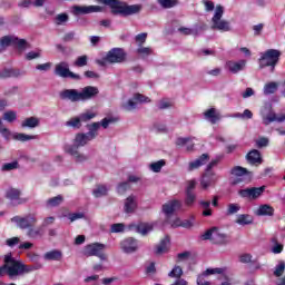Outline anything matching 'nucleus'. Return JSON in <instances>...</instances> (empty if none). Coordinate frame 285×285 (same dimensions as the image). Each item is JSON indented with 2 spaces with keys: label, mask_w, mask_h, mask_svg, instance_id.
<instances>
[{
  "label": "nucleus",
  "mask_w": 285,
  "mask_h": 285,
  "mask_svg": "<svg viewBox=\"0 0 285 285\" xmlns=\"http://www.w3.org/2000/svg\"><path fill=\"white\" fill-rule=\"evenodd\" d=\"M171 226L174 228H177L178 226H181L183 228H193V222L190 220H184L181 222V219L176 218L173 223Z\"/></svg>",
  "instance_id": "45"
},
{
  "label": "nucleus",
  "mask_w": 285,
  "mask_h": 285,
  "mask_svg": "<svg viewBox=\"0 0 285 285\" xmlns=\"http://www.w3.org/2000/svg\"><path fill=\"white\" fill-rule=\"evenodd\" d=\"M83 217H85L83 213H73V214H69L68 216L70 222H77V219H83Z\"/></svg>",
  "instance_id": "64"
},
{
  "label": "nucleus",
  "mask_w": 285,
  "mask_h": 285,
  "mask_svg": "<svg viewBox=\"0 0 285 285\" xmlns=\"http://www.w3.org/2000/svg\"><path fill=\"white\" fill-rule=\"evenodd\" d=\"M27 237L30 239H37L39 237H43V228L42 227H30L27 232Z\"/></svg>",
  "instance_id": "33"
},
{
  "label": "nucleus",
  "mask_w": 285,
  "mask_h": 285,
  "mask_svg": "<svg viewBox=\"0 0 285 285\" xmlns=\"http://www.w3.org/2000/svg\"><path fill=\"white\" fill-rule=\"evenodd\" d=\"M195 199H197V196L195 194L186 193V198H185L186 206H193V204H195Z\"/></svg>",
  "instance_id": "61"
},
{
  "label": "nucleus",
  "mask_w": 285,
  "mask_h": 285,
  "mask_svg": "<svg viewBox=\"0 0 285 285\" xmlns=\"http://www.w3.org/2000/svg\"><path fill=\"white\" fill-rule=\"evenodd\" d=\"M39 124H41V119L38 117H29L22 120L21 128H39Z\"/></svg>",
  "instance_id": "30"
},
{
  "label": "nucleus",
  "mask_w": 285,
  "mask_h": 285,
  "mask_svg": "<svg viewBox=\"0 0 285 285\" xmlns=\"http://www.w3.org/2000/svg\"><path fill=\"white\" fill-rule=\"evenodd\" d=\"M126 226L122 223L111 225L110 233H124Z\"/></svg>",
  "instance_id": "58"
},
{
  "label": "nucleus",
  "mask_w": 285,
  "mask_h": 285,
  "mask_svg": "<svg viewBox=\"0 0 285 285\" xmlns=\"http://www.w3.org/2000/svg\"><path fill=\"white\" fill-rule=\"evenodd\" d=\"M120 248L124 250V253H135L137 248H139V245L137 243V239L135 238H127L120 243Z\"/></svg>",
  "instance_id": "22"
},
{
  "label": "nucleus",
  "mask_w": 285,
  "mask_h": 285,
  "mask_svg": "<svg viewBox=\"0 0 285 285\" xmlns=\"http://www.w3.org/2000/svg\"><path fill=\"white\" fill-rule=\"evenodd\" d=\"M158 108L160 110H166L168 108H173V100L170 99H163L158 102Z\"/></svg>",
  "instance_id": "54"
},
{
  "label": "nucleus",
  "mask_w": 285,
  "mask_h": 285,
  "mask_svg": "<svg viewBox=\"0 0 285 285\" xmlns=\"http://www.w3.org/2000/svg\"><path fill=\"white\" fill-rule=\"evenodd\" d=\"M236 224L239 226H249V224H253V216L248 214H240L237 216Z\"/></svg>",
  "instance_id": "36"
},
{
  "label": "nucleus",
  "mask_w": 285,
  "mask_h": 285,
  "mask_svg": "<svg viewBox=\"0 0 285 285\" xmlns=\"http://www.w3.org/2000/svg\"><path fill=\"white\" fill-rule=\"evenodd\" d=\"M101 128V125L99 122H94L88 126V132H79L76 135L73 139V145H66L63 147V150L67 155H70L73 157V160L77 164H83V161L88 160V156L86 154H81L79 151V148H83V146H87V144H90L92 139L97 138L98 130Z\"/></svg>",
  "instance_id": "1"
},
{
  "label": "nucleus",
  "mask_w": 285,
  "mask_h": 285,
  "mask_svg": "<svg viewBox=\"0 0 285 285\" xmlns=\"http://www.w3.org/2000/svg\"><path fill=\"white\" fill-rule=\"evenodd\" d=\"M265 190H266V186L253 187V188L240 189L238 191V195H240L242 197H247L248 199H257L258 197H262V195H264Z\"/></svg>",
  "instance_id": "16"
},
{
  "label": "nucleus",
  "mask_w": 285,
  "mask_h": 285,
  "mask_svg": "<svg viewBox=\"0 0 285 285\" xmlns=\"http://www.w3.org/2000/svg\"><path fill=\"white\" fill-rule=\"evenodd\" d=\"M66 126L68 128H81V118L78 117H73V118H70L67 122H66Z\"/></svg>",
  "instance_id": "48"
},
{
  "label": "nucleus",
  "mask_w": 285,
  "mask_h": 285,
  "mask_svg": "<svg viewBox=\"0 0 285 285\" xmlns=\"http://www.w3.org/2000/svg\"><path fill=\"white\" fill-rule=\"evenodd\" d=\"M6 199H9V202L13 205V206H19L20 204H26L27 199L21 198V190L17 189V188H8L6 190V195H4Z\"/></svg>",
  "instance_id": "14"
},
{
  "label": "nucleus",
  "mask_w": 285,
  "mask_h": 285,
  "mask_svg": "<svg viewBox=\"0 0 285 285\" xmlns=\"http://www.w3.org/2000/svg\"><path fill=\"white\" fill-rule=\"evenodd\" d=\"M178 32H180V35H185V36H190L193 35L194 37H197L199 35V29L194 28H186V27H180L178 28Z\"/></svg>",
  "instance_id": "46"
},
{
  "label": "nucleus",
  "mask_w": 285,
  "mask_h": 285,
  "mask_svg": "<svg viewBox=\"0 0 285 285\" xmlns=\"http://www.w3.org/2000/svg\"><path fill=\"white\" fill-rule=\"evenodd\" d=\"M232 175H234V177H240L238 180L234 181V184H239V181H244L246 177H252V174L248 173L247 168L239 166H236L232 169Z\"/></svg>",
  "instance_id": "24"
},
{
  "label": "nucleus",
  "mask_w": 285,
  "mask_h": 285,
  "mask_svg": "<svg viewBox=\"0 0 285 285\" xmlns=\"http://www.w3.org/2000/svg\"><path fill=\"white\" fill-rule=\"evenodd\" d=\"M271 250L274 255H279L284 252V245L278 243L276 245H272Z\"/></svg>",
  "instance_id": "59"
},
{
  "label": "nucleus",
  "mask_w": 285,
  "mask_h": 285,
  "mask_svg": "<svg viewBox=\"0 0 285 285\" xmlns=\"http://www.w3.org/2000/svg\"><path fill=\"white\" fill-rule=\"evenodd\" d=\"M137 104H150V98L141 94H135L131 99L122 104V108L124 110L130 112L131 110H135L137 108Z\"/></svg>",
  "instance_id": "13"
},
{
  "label": "nucleus",
  "mask_w": 285,
  "mask_h": 285,
  "mask_svg": "<svg viewBox=\"0 0 285 285\" xmlns=\"http://www.w3.org/2000/svg\"><path fill=\"white\" fill-rule=\"evenodd\" d=\"M222 17H224V7L218 4L216 6L214 17L212 18L213 29L220 30L222 32H228V30H230V24L228 21L222 20Z\"/></svg>",
  "instance_id": "9"
},
{
  "label": "nucleus",
  "mask_w": 285,
  "mask_h": 285,
  "mask_svg": "<svg viewBox=\"0 0 285 285\" xmlns=\"http://www.w3.org/2000/svg\"><path fill=\"white\" fill-rule=\"evenodd\" d=\"M104 7L99 6H73L72 14L76 17L79 14H92V12H102Z\"/></svg>",
  "instance_id": "17"
},
{
  "label": "nucleus",
  "mask_w": 285,
  "mask_h": 285,
  "mask_svg": "<svg viewBox=\"0 0 285 285\" xmlns=\"http://www.w3.org/2000/svg\"><path fill=\"white\" fill-rule=\"evenodd\" d=\"M99 95V88L94 86H87L80 91L77 89H65L60 92V99L77 104L78 101H90Z\"/></svg>",
  "instance_id": "2"
},
{
  "label": "nucleus",
  "mask_w": 285,
  "mask_h": 285,
  "mask_svg": "<svg viewBox=\"0 0 285 285\" xmlns=\"http://www.w3.org/2000/svg\"><path fill=\"white\" fill-rule=\"evenodd\" d=\"M208 161V155L203 154L198 159L189 163V170H196L200 166H204Z\"/></svg>",
  "instance_id": "32"
},
{
  "label": "nucleus",
  "mask_w": 285,
  "mask_h": 285,
  "mask_svg": "<svg viewBox=\"0 0 285 285\" xmlns=\"http://www.w3.org/2000/svg\"><path fill=\"white\" fill-rule=\"evenodd\" d=\"M11 222L13 224H17L18 228H21V230L30 229L35 224H37V215L29 214L24 217L21 216H14L11 218Z\"/></svg>",
  "instance_id": "12"
},
{
  "label": "nucleus",
  "mask_w": 285,
  "mask_h": 285,
  "mask_svg": "<svg viewBox=\"0 0 285 285\" xmlns=\"http://www.w3.org/2000/svg\"><path fill=\"white\" fill-rule=\"evenodd\" d=\"M247 161L249 164H262V154H259V150L254 149L247 154Z\"/></svg>",
  "instance_id": "34"
},
{
  "label": "nucleus",
  "mask_w": 285,
  "mask_h": 285,
  "mask_svg": "<svg viewBox=\"0 0 285 285\" xmlns=\"http://www.w3.org/2000/svg\"><path fill=\"white\" fill-rule=\"evenodd\" d=\"M3 120L8 121V124H12L17 121V111L8 110L3 114Z\"/></svg>",
  "instance_id": "49"
},
{
  "label": "nucleus",
  "mask_w": 285,
  "mask_h": 285,
  "mask_svg": "<svg viewBox=\"0 0 285 285\" xmlns=\"http://www.w3.org/2000/svg\"><path fill=\"white\" fill-rule=\"evenodd\" d=\"M212 242L213 244H226V242H228V237L226 236V234L222 233L217 227H214Z\"/></svg>",
  "instance_id": "29"
},
{
  "label": "nucleus",
  "mask_w": 285,
  "mask_h": 285,
  "mask_svg": "<svg viewBox=\"0 0 285 285\" xmlns=\"http://www.w3.org/2000/svg\"><path fill=\"white\" fill-rule=\"evenodd\" d=\"M137 52L140 55V57H150L153 53V49L150 47H139L137 49Z\"/></svg>",
  "instance_id": "55"
},
{
  "label": "nucleus",
  "mask_w": 285,
  "mask_h": 285,
  "mask_svg": "<svg viewBox=\"0 0 285 285\" xmlns=\"http://www.w3.org/2000/svg\"><path fill=\"white\" fill-rule=\"evenodd\" d=\"M268 144H269V140L266 137H262L256 140L257 148H266V146H268Z\"/></svg>",
  "instance_id": "62"
},
{
  "label": "nucleus",
  "mask_w": 285,
  "mask_h": 285,
  "mask_svg": "<svg viewBox=\"0 0 285 285\" xmlns=\"http://www.w3.org/2000/svg\"><path fill=\"white\" fill-rule=\"evenodd\" d=\"M42 268L41 264H36V265H26L21 263V275H28V273H33V271H39Z\"/></svg>",
  "instance_id": "39"
},
{
  "label": "nucleus",
  "mask_w": 285,
  "mask_h": 285,
  "mask_svg": "<svg viewBox=\"0 0 285 285\" xmlns=\"http://www.w3.org/2000/svg\"><path fill=\"white\" fill-rule=\"evenodd\" d=\"M105 250H106V245L100 243H92V244L86 245L83 247L82 253L86 257H99L101 262H106V259H108V255H106Z\"/></svg>",
  "instance_id": "6"
},
{
  "label": "nucleus",
  "mask_w": 285,
  "mask_h": 285,
  "mask_svg": "<svg viewBox=\"0 0 285 285\" xmlns=\"http://www.w3.org/2000/svg\"><path fill=\"white\" fill-rule=\"evenodd\" d=\"M219 163V160L215 159L212 160L210 164L207 166L205 174L203 175L200 179V186L203 190H207V188H210V186H214L217 181V175L213 173V168Z\"/></svg>",
  "instance_id": "8"
},
{
  "label": "nucleus",
  "mask_w": 285,
  "mask_h": 285,
  "mask_svg": "<svg viewBox=\"0 0 285 285\" xmlns=\"http://www.w3.org/2000/svg\"><path fill=\"white\" fill-rule=\"evenodd\" d=\"M164 166H166V160L160 159L158 161L149 164V170H151V173H161V168Z\"/></svg>",
  "instance_id": "42"
},
{
  "label": "nucleus",
  "mask_w": 285,
  "mask_h": 285,
  "mask_svg": "<svg viewBox=\"0 0 285 285\" xmlns=\"http://www.w3.org/2000/svg\"><path fill=\"white\" fill-rule=\"evenodd\" d=\"M273 121H277L278 124L284 122L285 114H275L274 111H269L266 116H263V124L265 126H269V124H273Z\"/></svg>",
  "instance_id": "21"
},
{
  "label": "nucleus",
  "mask_w": 285,
  "mask_h": 285,
  "mask_svg": "<svg viewBox=\"0 0 285 285\" xmlns=\"http://www.w3.org/2000/svg\"><path fill=\"white\" fill-rule=\"evenodd\" d=\"M105 59L109 63H121L126 60V52L121 48H114L107 53Z\"/></svg>",
  "instance_id": "15"
},
{
  "label": "nucleus",
  "mask_w": 285,
  "mask_h": 285,
  "mask_svg": "<svg viewBox=\"0 0 285 285\" xmlns=\"http://www.w3.org/2000/svg\"><path fill=\"white\" fill-rule=\"evenodd\" d=\"M196 186H197L196 180H188L187 181V187H186V193L187 194H194L193 190H195Z\"/></svg>",
  "instance_id": "63"
},
{
  "label": "nucleus",
  "mask_w": 285,
  "mask_h": 285,
  "mask_svg": "<svg viewBox=\"0 0 285 285\" xmlns=\"http://www.w3.org/2000/svg\"><path fill=\"white\" fill-rule=\"evenodd\" d=\"M242 209V207L239 206V204H229L227 206V215H235L237 213H239V210Z\"/></svg>",
  "instance_id": "53"
},
{
  "label": "nucleus",
  "mask_w": 285,
  "mask_h": 285,
  "mask_svg": "<svg viewBox=\"0 0 285 285\" xmlns=\"http://www.w3.org/2000/svg\"><path fill=\"white\" fill-rule=\"evenodd\" d=\"M10 46L18 48V50H26L28 48V41L26 39H19L17 36H4L0 39V52H3Z\"/></svg>",
  "instance_id": "7"
},
{
  "label": "nucleus",
  "mask_w": 285,
  "mask_h": 285,
  "mask_svg": "<svg viewBox=\"0 0 285 285\" xmlns=\"http://www.w3.org/2000/svg\"><path fill=\"white\" fill-rule=\"evenodd\" d=\"M1 137L4 139V141H10V139H13L14 141H32V139H37V136L21 134V132H12L10 129L4 127L0 130Z\"/></svg>",
  "instance_id": "11"
},
{
  "label": "nucleus",
  "mask_w": 285,
  "mask_h": 285,
  "mask_svg": "<svg viewBox=\"0 0 285 285\" xmlns=\"http://www.w3.org/2000/svg\"><path fill=\"white\" fill-rule=\"evenodd\" d=\"M161 8H175L177 6V0H158Z\"/></svg>",
  "instance_id": "56"
},
{
  "label": "nucleus",
  "mask_w": 285,
  "mask_h": 285,
  "mask_svg": "<svg viewBox=\"0 0 285 285\" xmlns=\"http://www.w3.org/2000/svg\"><path fill=\"white\" fill-rule=\"evenodd\" d=\"M62 257L63 253L59 249H52L43 255V259H46V262H61Z\"/></svg>",
  "instance_id": "28"
},
{
  "label": "nucleus",
  "mask_w": 285,
  "mask_h": 285,
  "mask_svg": "<svg viewBox=\"0 0 285 285\" xmlns=\"http://www.w3.org/2000/svg\"><path fill=\"white\" fill-rule=\"evenodd\" d=\"M181 275H184V269L179 265L174 266V268L169 272L168 277L175 279H181Z\"/></svg>",
  "instance_id": "44"
},
{
  "label": "nucleus",
  "mask_w": 285,
  "mask_h": 285,
  "mask_svg": "<svg viewBox=\"0 0 285 285\" xmlns=\"http://www.w3.org/2000/svg\"><path fill=\"white\" fill-rule=\"evenodd\" d=\"M17 168H19V163L12 161V163L4 164L1 168V170H2V173H8L10 170H17Z\"/></svg>",
  "instance_id": "51"
},
{
  "label": "nucleus",
  "mask_w": 285,
  "mask_h": 285,
  "mask_svg": "<svg viewBox=\"0 0 285 285\" xmlns=\"http://www.w3.org/2000/svg\"><path fill=\"white\" fill-rule=\"evenodd\" d=\"M55 75L57 77H61L62 79H75L76 81H79L81 79V76L70 71V63L68 61H60L55 66Z\"/></svg>",
  "instance_id": "10"
},
{
  "label": "nucleus",
  "mask_w": 285,
  "mask_h": 285,
  "mask_svg": "<svg viewBox=\"0 0 285 285\" xmlns=\"http://www.w3.org/2000/svg\"><path fill=\"white\" fill-rule=\"evenodd\" d=\"M124 210L127 215L135 213V210H137V197H127L125 200Z\"/></svg>",
  "instance_id": "25"
},
{
  "label": "nucleus",
  "mask_w": 285,
  "mask_h": 285,
  "mask_svg": "<svg viewBox=\"0 0 285 285\" xmlns=\"http://www.w3.org/2000/svg\"><path fill=\"white\" fill-rule=\"evenodd\" d=\"M80 118V121H90V119H95V117H97V114H95L94 111H86L82 112L78 116Z\"/></svg>",
  "instance_id": "50"
},
{
  "label": "nucleus",
  "mask_w": 285,
  "mask_h": 285,
  "mask_svg": "<svg viewBox=\"0 0 285 285\" xmlns=\"http://www.w3.org/2000/svg\"><path fill=\"white\" fill-rule=\"evenodd\" d=\"M203 210V216L204 217H210L213 215V209H210V200H200L199 202Z\"/></svg>",
  "instance_id": "43"
},
{
  "label": "nucleus",
  "mask_w": 285,
  "mask_h": 285,
  "mask_svg": "<svg viewBox=\"0 0 285 285\" xmlns=\"http://www.w3.org/2000/svg\"><path fill=\"white\" fill-rule=\"evenodd\" d=\"M0 268H3L2 276L9 275V277H17L21 275V262L16 261L12 257V254H7L4 256V265Z\"/></svg>",
  "instance_id": "5"
},
{
  "label": "nucleus",
  "mask_w": 285,
  "mask_h": 285,
  "mask_svg": "<svg viewBox=\"0 0 285 285\" xmlns=\"http://www.w3.org/2000/svg\"><path fill=\"white\" fill-rule=\"evenodd\" d=\"M108 186L97 185L92 193L95 197H106V195H108Z\"/></svg>",
  "instance_id": "40"
},
{
  "label": "nucleus",
  "mask_w": 285,
  "mask_h": 285,
  "mask_svg": "<svg viewBox=\"0 0 285 285\" xmlns=\"http://www.w3.org/2000/svg\"><path fill=\"white\" fill-rule=\"evenodd\" d=\"M129 188H130V183H128V181L120 183L117 186V193L119 195H124V193H126V190H128Z\"/></svg>",
  "instance_id": "57"
},
{
  "label": "nucleus",
  "mask_w": 285,
  "mask_h": 285,
  "mask_svg": "<svg viewBox=\"0 0 285 285\" xmlns=\"http://www.w3.org/2000/svg\"><path fill=\"white\" fill-rule=\"evenodd\" d=\"M256 215H258V217H273L275 215V208L267 204L261 205L256 210Z\"/></svg>",
  "instance_id": "26"
},
{
  "label": "nucleus",
  "mask_w": 285,
  "mask_h": 285,
  "mask_svg": "<svg viewBox=\"0 0 285 285\" xmlns=\"http://www.w3.org/2000/svg\"><path fill=\"white\" fill-rule=\"evenodd\" d=\"M73 66L77 68H83V66H88V56H80L73 62Z\"/></svg>",
  "instance_id": "52"
},
{
  "label": "nucleus",
  "mask_w": 285,
  "mask_h": 285,
  "mask_svg": "<svg viewBox=\"0 0 285 285\" xmlns=\"http://www.w3.org/2000/svg\"><path fill=\"white\" fill-rule=\"evenodd\" d=\"M177 146H186L187 150H193L194 144H193V138H178L176 140Z\"/></svg>",
  "instance_id": "41"
},
{
  "label": "nucleus",
  "mask_w": 285,
  "mask_h": 285,
  "mask_svg": "<svg viewBox=\"0 0 285 285\" xmlns=\"http://www.w3.org/2000/svg\"><path fill=\"white\" fill-rule=\"evenodd\" d=\"M226 68L232 72V75H237L238 72H242V70L246 69V60H229L226 62Z\"/></svg>",
  "instance_id": "20"
},
{
  "label": "nucleus",
  "mask_w": 285,
  "mask_h": 285,
  "mask_svg": "<svg viewBox=\"0 0 285 285\" xmlns=\"http://www.w3.org/2000/svg\"><path fill=\"white\" fill-rule=\"evenodd\" d=\"M282 57V51L277 49H268L261 53L259 68H272L275 70V66L279 63V58Z\"/></svg>",
  "instance_id": "4"
},
{
  "label": "nucleus",
  "mask_w": 285,
  "mask_h": 285,
  "mask_svg": "<svg viewBox=\"0 0 285 285\" xmlns=\"http://www.w3.org/2000/svg\"><path fill=\"white\" fill-rule=\"evenodd\" d=\"M204 117L209 124H217L219 121V114H217V110L215 108L207 109L204 112Z\"/></svg>",
  "instance_id": "31"
},
{
  "label": "nucleus",
  "mask_w": 285,
  "mask_h": 285,
  "mask_svg": "<svg viewBox=\"0 0 285 285\" xmlns=\"http://www.w3.org/2000/svg\"><path fill=\"white\" fill-rule=\"evenodd\" d=\"M62 203H63V196L58 195L52 198H49L46 202V207L47 208H57V206H61Z\"/></svg>",
  "instance_id": "35"
},
{
  "label": "nucleus",
  "mask_w": 285,
  "mask_h": 285,
  "mask_svg": "<svg viewBox=\"0 0 285 285\" xmlns=\"http://www.w3.org/2000/svg\"><path fill=\"white\" fill-rule=\"evenodd\" d=\"M277 88H279L277 82H267L263 88V94L265 96L275 95L277 92Z\"/></svg>",
  "instance_id": "37"
},
{
  "label": "nucleus",
  "mask_w": 285,
  "mask_h": 285,
  "mask_svg": "<svg viewBox=\"0 0 285 285\" xmlns=\"http://www.w3.org/2000/svg\"><path fill=\"white\" fill-rule=\"evenodd\" d=\"M70 16L68 13H60L55 17L56 26H63V23H68Z\"/></svg>",
  "instance_id": "47"
},
{
  "label": "nucleus",
  "mask_w": 285,
  "mask_h": 285,
  "mask_svg": "<svg viewBox=\"0 0 285 285\" xmlns=\"http://www.w3.org/2000/svg\"><path fill=\"white\" fill-rule=\"evenodd\" d=\"M170 249V237L165 236L164 239L156 246V255H164Z\"/></svg>",
  "instance_id": "27"
},
{
  "label": "nucleus",
  "mask_w": 285,
  "mask_h": 285,
  "mask_svg": "<svg viewBox=\"0 0 285 285\" xmlns=\"http://www.w3.org/2000/svg\"><path fill=\"white\" fill-rule=\"evenodd\" d=\"M146 39H148V33L146 32L139 33L135 38L136 43H139V47H141L142 43H146Z\"/></svg>",
  "instance_id": "60"
},
{
  "label": "nucleus",
  "mask_w": 285,
  "mask_h": 285,
  "mask_svg": "<svg viewBox=\"0 0 285 285\" xmlns=\"http://www.w3.org/2000/svg\"><path fill=\"white\" fill-rule=\"evenodd\" d=\"M181 208V202L177 199H173L163 205V213L166 217H170L173 213H177Z\"/></svg>",
  "instance_id": "19"
},
{
  "label": "nucleus",
  "mask_w": 285,
  "mask_h": 285,
  "mask_svg": "<svg viewBox=\"0 0 285 285\" xmlns=\"http://www.w3.org/2000/svg\"><path fill=\"white\" fill-rule=\"evenodd\" d=\"M130 228H135L137 233L142 235H148V233H153V229L155 228V224L153 223H140L138 225H131Z\"/></svg>",
  "instance_id": "23"
},
{
  "label": "nucleus",
  "mask_w": 285,
  "mask_h": 285,
  "mask_svg": "<svg viewBox=\"0 0 285 285\" xmlns=\"http://www.w3.org/2000/svg\"><path fill=\"white\" fill-rule=\"evenodd\" d=\"M285 272V262L279 261L278 264L273 269L274 277H277V279H283L282 275H284Z\"/></svg>",
  "instance_id": "38"
},
{
  "label": "nucleus",
  "mask_w": 285,
  "mask_h": 285,
  "mask_svg": "<svg viewBox=\"0 0 285 285\" xmlns=\"http://www.w3.org/2000/svg\"><path fill=\"white\" fill-rule=\"evenodd\" d=\"M98 2L104 3V6H108L111 13L120 14V17H130V14H137V12L141 10V6L139 4L128 6L126 2L120 0H98Z\"/></svg>",
  "instance_id": "3"
},
{
  "label": "nucleus",
  "mask_w": 285,
  "mask_h": 285,
  "mask_svg": "<svg viewBox=\"0 0 285 285\" xmlns=\"http://www.w3.org/2000/svg\"><path fill=\"white\" fill-rule=\"evenodd\" d=\"M224 273H226V268H207L203 274L197 277V285H210V283L206 281L205 277H208V275H224Z\"/></svg>",
  "instance_id": "18"
}]
</instances>
